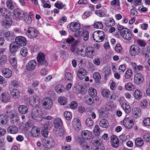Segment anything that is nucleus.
<instances>
[{"mask_svg": "<svg viewBox=\"0 0 150 150\" xmlns=\"http://www.w3.org/2000/svg\"><path fill=\"white\" fill-rule=\"evenodd\" d=\"M9 61L11 65L15 66L17 64V61L15 54L11 53L9 57Z\"/></svg>", "mask_w": 150, "mask_h": 150, "instance_id": "nucleus-23", "label": "nucleus"}, {"mask_svg": "<svg viewBox=\"0 0 150 150\" xmlns=\"http://www.w3.org/2000/svg\"><path fill=\"white\" fill-rule=\"evenodd\" d=\"M18 110L20 114H24L28 112V108L25 105H21L18 107Z\"/></svg>", "mask_w": 150, "mask_h": 150, "instance_id": "nucleus-27", "label": "nucleus"}, {"mask_svg": "<svg viewBox=\"0 0 150 150\" xmlns=\"http://www.w3.org/2000/svg\"><path fill=\"white\" fill-rule=\"evenodd\" d=\"M100 140L98 136H96L92 138V142L95 146H98L100 144Z\"/></svg>", "mask_w": 150, "mask_h": 150, "instance_id": "nucleus-37", "label": "nucleus"}, {"mask_svg": "<svg viewBox=\"0 0 150 150\" xmlns=\"http://www.w3.org/2000/svg\"><path fill=\"white\" fill-rule=\"evenodd\" d=\"M143 138L144 139L145 141L147 142H150V133H145L143 136Z\"/></svg>", "mask_w": 150, "mask_h": 150, "instance_id": "nucleus-56", "label": "nucleus"}, {"mask_svg": "<svg viewBox=\"0 0 150 150\" xmlns=\"http://www.w3.org/2000/svg\"><path fill=\"white\" fill-rule=\"evenodd\" d=\"M77 103L76 101H72L70 105V107L73 109H76L77 108Z\"/></svg>", "mask_w": 150, "mask_h": 150, "instance_id": "nucleus-63", "label": "nucleus"}, {"mask_svg": "<svg viewBox=\"0 0 150 150\" xmlns=\"http://www.w3.org/2000/svg\"><path fill=\"white\" fill-rule=\"evenodd\" d=\"M20 53L23 57L26 56L28 54V50L27 48L25 47L22 48L21 50Z\"/></svg>", "mask_w": 150, "mask_h": 150, "instance_id": "nucleus-55", "label": "nucleus"}, {"mask_svg": "<svg viewBox=\"0 0 150 150\" xmlns=\"http://www.w3.org/2000/svg\"><path fill=\"white\" fill-rule=\"evenodd\" d=\"M12 23V20L11 19H5L2 21V25L6 28L10 27Z\"/></svg>", "mask_w": 150, "mask_h": 150, "instance_id": "nucleus-30", "label": "nucleus"}, {"mask_svg": "<svg viewBox=\"0 0 150 150\" xmlns=\"http://www.w3.org/2000/svg\"><path fill=\"white\" fill-rule=\"evenodd\" d=\"M77 41H75L74 44L71 45L70 47L71 52H74L76 54L77 53L79 49L78 48L79 46L77 44Z\"/></svg>", "mask_w": 150, "mask_h": 150, "instance_id": "nucleus-35", "label": "nucleus"}, {"mask_svg": "<svg viewBox=\"0 0 150 150\" xmlns=\"http://www.w3.org/2000/svg\"><path fill=\"white\" fill-rule=\"evenodd\" d=\"M93 26L96 28L101 29L103 28V25L101 22H98L95 23Z\"/></svg>", "mask_w": 150, "mask_h": 150, "instance_id": "nucleus-57", "label": "nucleus"}, {"mask_svg": "<svg viewBox=\"0 0 150 150\" xmlns=\"http://www.w3.org/2000/svg\"><path fill=\"white\" fill-rule=\"evenodd\" d=\"M42 103L43 107L46 109H50L53 105L52 100L48 97L44 98L42 100Z\"/></svg>", "mask_w": 150, "mask_h": 150, "instance_id": "nucleus-8", "label": "nucleus"}, {"mask_svg": "<svg viewBox=\"0 0 150 150\" xmlns=\"http://www.w3.org/2000/svg\"><path fill=\"white\" fill-rule=\"evenodd\" d=\"M93 47H88L86 48L85 50V56L88 58L93 57L95 54Z\"/></svg>", "mask_w": 150, "mask_h": 150, "instance_id": "nucleus-15", "label": "nucleus"}, {"mask_svg": "<svg viewBox=\"0 0 150 150\" xmlns=\"http://www.w3.org/2000/svg\"><path fill=\"white\" fill-rule=\"evenodd\" d=\"M72 125L75 129L77 131H79L81 127V122L77 118H74L73 121Z\"/></svg>", "mask_w": 150, "mask_h": 150, "instance_id": "nucleus-19", "label": "nucleus"}, {"mask_svg": "<svg viewBox=\"0 0 150 150\" xmlns=\"http://www.w3.org/2000/svg\"><path fill=\"white\" fill-rule=\"evenodd\" d=\"M5 37L8 40L11 41L15 37L14 33L10 31H8L4 33Z\"/></svg>", "mask_w": 150, "mask_h": 150, "instance_id": "nucleus-29", "label": "nucleus"}, {"mask_svg": "<svg viewBox=\"0 0 150 150\" xmlns=\"http://www.w3.org/2000/svg\"><path fill=\"white\" fill-rule=\"evenodd\" d=\"M140 52V48L136 45H131L129 50V53L132 56H135L138 55Z\"/></svg>", "mask_w": 150, "mask_h": 150, "instance_id": "nucleus-6", "label": "nucleus"}, {"mask_svg": "<svg viewBox=\"0 0 150 150\" xmlns=\"http://www.w3.org/2000/svg\"><path fill=\"white\" fill-rule=\"evenodd\" d=\"M120 35L125 40H130L133 37L130 30L128 28L122 30Z\"/></svg>", "mask_w": 150, "mask_h": 150, "instance_id": "nucleus-7", "label": "nucleus"}, {"mask_svg": "<svg viewBox=\"0 0 150 150\" xmlns=\"http://www.w3.org/2000/svg\"><path fill=\"white\" fill-rule=\"evenodd\" d=\"M86 123L87 126H91L93 125V122L91 118H88L86 119Z\"/></svg>", "mask_w": 150, "mask_h": 150, "instance_id": "nucleus-61", "label": "nucleus"}, {"mask_svg": "<svg viewBox=\"0 0 150 150\" xmlns=\"http://www.w3.org/2000/svg\"><path fill=\"white\" fill-rule=\"evenodd\" d=\"M124 126L127 129L131 128L134 125L133 122L130 117H126L123 121Z\"/></svg>", "mask_w": 150, "mask_h": 150, "instance_id": "nucleus-11", "label": "nucleus"}, {"mask_svg": "<svg viewBox=\"0 0 150 150\" xmlns=\"http://www.w3.org/2000/svg\"><path fill=\"white\" fill-rule=\"evenodd\" d=\"M64 116L65 118L68 120H70L72 117L71 112L68 111L65 112L64 113Z\"/></svg>", "mask_w": 150, "mask_h": 150, "instance_id": "nucleus-53", "label": "nucleus"}, {"mask_svg": "<svg viewBox=\"0 0 150 150\" xmlns=\"http://www.w3.org/2000/svg\"><path fill=\"white\" fill-rule=\"evenodd\" d=\"M102 94L104 97L108 98L109 97L110 92L106 89H103L101 91Z\"/></svg>", "mask_w": 150, "mask_h": 150, "instance_id": "nucleus-59", "label": "nucleus"}, {"mask_svg": "<svg viewBox=\"0 0 150 150\" xmlns=\"http://www.w3.org/2000/svg\"><path fill=\"white\" fill-rule=\"evenodd\" d=\"M54 140L52 138H47L43 141V145L45 148L49 149L54 146Z\"/></svg>", "mask_w": 150, "mask_h": 150, "instance_id": "nucleus-9", "label": "nucleus"}, {"mask_svg": "<svg viewBox=\"0 0 150 150\" xmlns=\"http://www.w3.org/2000/svg\"><path fill=\"white\" fill-rule=\"evenodd\" d=\"M15 41L19 47L25 46L27 44L26 38L22 36L17 37L15 38Z\"/></svg>", "mask_w": 150, "mask_h": 150, "instance_id": "nucleus-14", "label": "nucleus"}, {"mask_svg": "<svg viewBox=\"0 0 150 150\" xmlns=\"http://www.w3.org/2000/svg\"><path fill=\"white\" fill-rule=\"evenodd\" d=\"M10 99V96L7 93H2L1 97V99L2 102L7 103L9 102Z\"/></svg>", "mask_w": 150, "mask_h": 150, "instance_id": "nucleus-24", "label": "nucleus"}, {"mask_svg": "<svg viewBox=\"0 0 150 150\" xmlns=\"http://www.w3.org/2000/svg\"><path fill=\"white\" fill-rule=\"evenodd\" d=\"M6 5L8 8L11 10H12L14 8V6L11 0H8L6 2Z\"/></svg>", "mask_w": 150, "mask_h": 150, "instance_id": "nucleus-52", "label": "nucleus"}, {"mask_svg": "<svg viewBox=\"0 0 150 150\" xmlns=\"http://www.w3.org/2000/svg\"><path fill=\"white\" fill-rule=\"evenodd\" d=\"M81 28L80 24L76 22H72L70 24V30L75 32L74 36L77 37L80 35L81 32L80 30Z\"/></svg>", "mask_w": 150, "mask_h": 150, "instance_id": "nucleus-1", "label": "nucleus"}, {"mask_svg": "<svg viewBox=\"0 0 150 150\" xmlns=\"http://www.w3.org/2000/svg\"><path fill=\"white\" fill-rule=\"evenodd\" d=\"M81 37L84 41L87 40L89 37V33L87 30H84L81 34Z\"/></svg>", "mask_w": 150, "mask_h": 150, "instance_id": "nucleus-41", "label": "nucleus"}, {"mask_svg": "<svg viewBox=\"0 0 150 150\" xmlns=\"http://www.w3.org/2000/svg\"><path fill=\"white\" fill-rule=\"evenodd\" d=\"M144 80L143 76L140 73H137L134 77V82L137 84H139L142 83Z\"/></svg>", "mask_w": 150, "mask_h": 150, "instance_id": "nucleus-17", "label": "nucleus"}, {"mask_svg": "<svg viewBox=\"0 0 150 150\" xmlns=\"http://www.w3.org/2000/svg\"><path fill=\"white\" fill-rule=\"evenodd\" d=\"M8 117L6 115H0V123L1 125L6 124L8 122Z\"/></svg>", "mask_w": 150, "mask_h": 150, "instance_id": "nucleus-39", "label": "nucleus"}, {"mask_svg": "<svg viewBox=\"0 0 150 150\" xmlns=\"http://www.w3.org/2000/svg\"><path fill=\"white\" fill-rule=\"evenodd\" d=\"M93 79L97 82H98L101 79V76L98 72L94 73L93 74Z\"/></svg>", "mask_w": 150, "mask_h": 150, "instance_id": "nucleus-54", "label": "nucleus"}, {"mask_svg": "<svg viewBox=\"0 0 150 150\" xmlns=\"http://www.w3.org/2000/svg\"><path fill=\"white\" fill-rule=\"evenodd\" d=\"M52 123L49 121L45 122L44 124V129L48 130L50 129L52 127Z\"/></svg>", "mask_w": 150, "mask_h": 150, "instance_id": "nucleus-47", "label": "nucleus"}, {"mask_svg": "<svg viewBox=\"0 0 150 150\" xmlns=\"http://www.w3.org/2000/svg\"><path fill=\"white\" fill-rule=\"evenodd\" d=\"M109 123L105 119H102L100 121L99 125L100 127L103 128H107L109 126Z\"/></svg>", "mask_w": 150, "mask_h": 150, "instance_id": "nucleus-43", "label": "nucleus"}, {"mask_svg": "<svg viewBox=\"0 0 150 150\" xmlns=\"http://www.w3.org/2000/svg\"><path fill=\"white\" fill-rule=\"evenodd\" d=\"M37 63L34 60H31L29 61L26 65L27 70L31 71L34 70L36 67Z\"/></svg>", "mask_w": 150, "mask_h": 150, "instance_id": "nucleus-13", "label": "nucleus"}, {"mask_svg": "<svg viewBox=\"0 0 150 150\" xmlns=\"http://www.w3.org/2000/svg\"><path fill=\"white\" fill-rule=\"evenodd\" d=\"M92 36L94 40L96 42H101L104 39V32L100 30L94 32Z\"/></svg>", "mask_w": 150, "mask_h": 150, "instance_id": "nucleus-3", "label": "nucleus"}, {"mask_svg": "<svg viewBox=\"0 0 150 150\" xmlns=\"http://www.w3.org/2000/svg\"><path fill=\"white\" fill-rule=\"evenodd\" d=\"M40 129L36 126L33 127L31 129V134L34 137H37L38 136L40 133Z\"/></svg>", "mask_w": 150, "mask_h": 150, "instance_id": "nucleus-22", "label": "nucleus"}, {"mask_svg": "<svg viewBox=\"0 0 150 150\" xmlns=\"http://www.w3.org/2000/svg\"><path fill=\"white\" fill-rule=\"evenodd\" d=\"M144 143L143 141L140 138H137L135 141V144L136 146L140 147L142 146Z\"/></svg>", "mask_w": 150, "mask_h": 150, "instance_id": "nucleus-48", "label": "nucleus"}, {"mask_svg": "<svg viewBox=\"0 0 150 150\" xmlns=\"http://www.w3.org/2000/svg\"><path fill=\"white\" fill-rule=\"evenodd\" d=\"M11 94L12 96L14 98H17L19 97V92L18 90L14 89L11 92Z\"/></svg>", "mask_w": 150, "mask_h": 150, "instance_id": "nucleus-42", "label": "nucleus"}, {"mask_svg": "<svg viewBox=\"0 0 150 150\" xmlns=\"http://www.w3.org/2000/svg\"><path fill=\"white\" fill-rule=\"evenodd\" d=\"M105 24L107 26H111L115 24V22L113 19H110L105 21Z\"/></svg>", "mask_w": 150, "mask_h": 150, "instance_id": "nucleus-51", "label": "nucleus"}, {"mask_svg": "<svg viewBox=\"0 0 150 150\" xmlns=\"http://www.w3.org/2000/svg\"><path fill=\"white\" fill-rule=\"evenodd\" d=\"M40 100L39 96H31L29 99V103L32 106L36 107L40 103Z\"/></svg>", "mask_w": 150, "mask_h": 150, "instance_id": "nucleus-10", "label": "nucleus"}, {"mask_svg": "<svg viewBox=\"0 0 150 150\" xmlns=\"http://www.w3.org/2000/svg\"><path fill=\"white\" fill-rule=\"evenodd\" d=\"M132 75V71L131 70H127L125 74V77L126 79H129Z\"/></svg>", "mask_w": 150, "mask_h": 150, "instance_id": "nucleus-58", "label": "nucleus"}, {"mask_svg": "<svg viewBox=\"0 0 150 150\" xmlns=\"http://www.w3.org/2000/svg\"><path fill=\"white\" fill-rule=\"evenodd\" d=\"M111 142L113 147L117 148L119 145V139L115 135H112L111 137Z\"/></svg>", "mask_w": 150, "mask_h": 150, "instance_id": "nucleus-18", "label": "nucleus"}, {"mask_svg": "<svg viewBox=\"0 0 150 150\" xmlns=\"http://www.w3.org/2000/svg\"><path fill=\"white\" fill-rule=\"evenodd\" d=\"M65 78L68 80H71L73 78V76L70 73L66 72L65 74Z\"/></svg>", "mask_w": 150, "mask_h": 150, "instance_id": "nucleus-64", "label": "nucleus"}, {"mask_svg": "<svg viewBox=\"0 0 150 150\" xmlns=\"http://www.w3.org/2000/svg\"><path fill=\"white\" fill-rule=\"evenodd\" d=\"M85 103L88 105H92L93 103V99L89 97H86L84 98Z\"/></svg>", "mask_w": 150, "mask_h": 150, "instance_id": "nucleus-49", "label": "nucleus"}, {"mask_svg": "<svg viewBox=\"0 0 150 150\" xmlns=\"http://www.w3.org/2000/svg\"><path fill=\"white\" fill-rule=\"evenodd\" d=\"M54 125L56 128H60L62 125V122L61 120L58 118L55 119L54 121Z\"/></svg>", "mask_w": 150, "mask_h": 150, "instance_id": "nucleus-31", "label": "nucleus"}, {"mask_svg": "<svg viewBox=\"0 0 150 150\" xmlns=\"http://www.w3.org/2000/svg\"><path fill=\"white\" fill-rule=\"evenodd\" d=\"M2 73L4 76L7 78H10L12 75V72L11 70L8 68L3 69L2 71Z\"/></svg>", "mask_w": 150, "mask_h": 150, "instance_id": "nucleus-26", "label": "nucleus"}, {"mask_svg": "<svg viewBox=\"0 0 150 150\" xmlns=\"http://www.w3.org/2000/svg\"><path fill=\"white\" fill-rule=\"evenodd\" d=\"M81 136L82 138L85 139H90L92 137V133L88 130H84L81 132Z\"/></svg>", "mask_w": 150, "mask_h": 150, "instance_id": "nucleus-20", "label": "nucleus"}, {"mask_svg": "<svg viewBox=\"0 0 150 150\" xmlns=\"http://www.w3.org/2000/svg\"><path fill=\"white\" fill-rule=\"evenodd\" d=\"M58 102L60 105H64L67 104V101L66 98L65 97L61 96L59 98Z\"/></svg>", "mask_w": 150, "mask_h": 150, "instance_id": "nucleus-45", "label": "nucleus"}, {"mask_svg": "<svg viewBox=\"0 0 150 150\" xmlns=\"http://www.w3.org/2000/svg\"><path fill=\"white\" fill-rule=\"evenodd\" d=\"M42 113L36 108L32 110L31 113V117L35 121L39 122L42 120Z\"/></svg>", "mask_w": 150, "mask_h": 150, "instance_id": "nucleus-2", "label": "nucleus"}, {"mask_svg": "<svg viewBox=\"0 0 150 150\" xmlns=\"http://www.w3.org/2000/svg\"><path fill=\"white\" fill-rule=\"evenodd\" d=\"M25 13L19 8L15 9L13 11V13L15 18L18 19L22 20L25 15Z\"/></svg>", "mask_w": 150, "mask_h": 150, "instance_id": "nucleus-12", "label": "nucleus"}, {"mask_svg": "<svg viewBox=\"0 0 150 150\" xmlns=\"http://www.w3.org/2000/svg\"><path fill=\"white\" fill-rule=\"evenodd\" d=\"M132 113L135 117H137L140 116L141 111L139 108H134L132 110Z\"/></svg>", "mask_w": 150, "mask_h": 150, "instance_id": "nucleus-34", "label": "nucleus"}, {"mask_svg": "<svg viewBox=\"0 0 150 150\" xmlns=\"http://www.w3.org/2000/svg\"><path fill=\"white\" fill-rule=\"evenodd\" d=\"M86 75V71L85 69H80L77 73L78 77L81 80L84 79Z\"/></svg>", "mask_w": 150, "mask_h": 150, "instance_id": "nucleus-21", "label": "nucleus"}, {"mask_svg": "<svg viewBox=\"0 0 150 150\" xmlns=\"http://www.w3.org/2000/svg\"><path fill=\"white\" fill-rule=\"evenodd\" d=\"M37 60L38 64L40 65L46 67L48 65L47 62L45 59V55L42 53L40 52L38 54Z\"/></svg>", "mask_w": 150, "mask_h": 150, "instance_id": "nucleus-4", "label": "nucleus"}, {"mask_svg": "<svg viewBox=\"0 0 150 150\" xmlns=\"http://www.w3.org/2000/svg\"><path fill=\"white\" fill-rule=\"evenodd\" d=\"M0 12L3 16H4L5 15L6 18H9L11 16V12L7 11V9L5 8L0 9Z\"/></svg>", "mask_w": 150, "mask_h": 150, "instance_id": "nucleus-33", "label": "nucleus"}, {"mask_svg": "<svg viewBox=\"0 0 150 150\" xmlns=\"http://www.w3.org/2000/svg\"><path fill=\"white\" fill-rule=\"evenodd\" d=\"M26 35L30 38H36L38 35L37 30L34 28H29L26 32Z\"/></svg>", "mask_w": 150, "mask_h": 150, "instance_id": "nucleus-5", "label": "nucleus"}, {"mask_svg": "<svg viewBox=\"0 0 150 150\" xmlns=\"http://www.w3.org/2000/svg\"><path fill=\"white\" fill-rule=\"evenodd\" d=\"M55 90L57 93H60L64 91L65 88L63 85L62 84H59L56 86Z\"/></svg>", "mask_w": 150, "mask_h": 150, "instance_id": "nucleus-38", "label": "nucleus"}, {"mask_svg": "<svg viewBox=\"0 0 150 150\" xmlns=\"http://www.w3.org/2000/svg\"><path fill=\"white\" fill-rule=\"evenodd\" d=\"M134 95L136 99H139L142 97V93L140 90L137 89L134 91Z\"/></svg>", "mask_w": 150, "mask_h": 150, "instance_id": "nucleus-40", "label": "nucleus"}, {"mask_svg": "<svg viewBox=\"0 0 150 150\" xmlns=\"http://www.w3.org/2000/svg\"><path fill=\"white\" fill-rule=\"evenodd\" d=\"M122 107L126 113H129L131 111L130 106L125 103H124L122 104Z\"/></svg>", "mask_w": 150, "mask_h": 150, "instance_id": "nucleus-36", "label": "nucleus"}, {"mask_svg": "<svg viewBox=\"0 0 150 150\" xmlns=\"http://www.w3.org/2000/svg\"><path fill=\"white\" fill-rule=\"evenodd\" d=\"M11 122L12 124L16 125H17L19 123L18 117L17 115H15L14 114L12 113Z\"/></svg>", "mask_w": 150, "mask_h": 150, "instance_id": "nucleus-28", "label": "nucleus"}, {"mask_svg": "<svg viewBox=\"0 0 150 150\" xmlns=\"http://www.w3.org/2000/svg\"><path fill=\"white\" fill-rule=\"evenodd\" d=\"M96 14L100 17H106V15L104 12L100 10H98L95 11Z\"/></svg>", "mask_w": 150, "mask_h": 150, "instance_id": "nucleus-60", "label": "nucleus"}, {"mask_svg": "<svg viewBox=\"0 0 150 150\" xmlns=\"http://www.w3.org/2000/svg\"><path fill=\"white\" fill-rule=\"evenodd\" d=\"M93 131L94 134L96 136H98L99 135L100 133V131L98 125H96L93 128Z\"/></svg>", "mask_w": 150, "mask_h": 150, "instance_id": "nucleus-50", "label": "nucleus"}, {"mask_svg": "<svg viewBox=\"0 0 150 150\" xmlns=\"http://www.w3.org/2000/svg\"><path fill=\"white\" fill-rule=\"evenodd\" d=\"M133 86V84L132 83L129 82L125 85V88L128 90H131Z\"/></svg>", "mask_w": 150, "mask_h": 150, "instance_id": "nucleus-62", "label": "nucleus"}, {"mask_svg": "<svg viewBox=\"0 0 150 150\" xmlns=\"http://www.w3.org/2000/svg\"><path fill=\"white\" fill-rule=\"evenodd\" d=\"M9 47L10 51L12 53H14L18 51L20 47L14 41L12 42L11 43Z\"/></svg>", "mask_w": 150, "mask_h": 150, "instance_id": "nucleus-16", "label": "nucleus"}, {"mask_svg": "<svg viewBox=\"0 0 150 150\" xmlns=\"http://www.w3.org/2000/svg\"><path fill=\"white\" fill-rule=\"evenodd\" d=\"M111 4L113 7H115L118 9H120V7L119 1L118 0H113L111 2Z\"/></svg>", "mask_w": 150, "mask_h": 150, "instance_id": "nucleus-46", "label": "nucleus"}, {"mask_svg": "<svg viewBox=\"0 0 150 150\" xmlns=\"http://www.w3.org/2000/svg\"><path fill=\"white\" fill-rule=\"evenodd\" d=\"M33 15V14L32 12H30V13L29 15H28L25 13V15L23 17L24 21L26 23L30 24L32 22V19L30 16Z\"/></svg>", "mask_w": 150, "mask_h": 150, "instance_id": "nucleus-25", "label": "nucleus"}, {"mask_svg": "<svg viewBox=\"0 0 150 150\" xmlns=\"http://www.w3.org/2000/svg\"><path fill=\"white\" fill-rule=\"evenodd\" d=\"M18 128L14 125H11L9 126L7 129L8 132L12 134H15L18 132Z\"/></svg>", "mask_w": 150, "mask_h": 150, "instance_id": "nucleus-32", "label": "nucleus"}, {"mask_svg": "<svg viewBox=\"0 0 150 150\" xmlns=\"http://www.w3.org/2000/svg\"><path fill=\"white\" fill-rule=\"evenodd\" d=\"M89 95L92 97H95L97 95L96 90L92 87L89 88L88 91Z\"/></svg>", "mask_w": 150, "mask_h": 150, "instance_id": "nucleus-44", "label": "nucleus"}]
</instances>
